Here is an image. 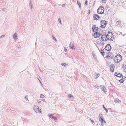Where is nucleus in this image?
Returning <instances> with one entry per match:
<instances>
[{
    "label": "nucleus",
    "mask_w": 126,
    "mask_h": 126,
    "mask_svg": "<svg viewBox=\"0 0 126 126\" xmlns=\"http://www.w3.org/2000/svg\"><path fill=\"white\" fill-rule=\"evenodd\" d=\"M125 34H123V36H124V35H125Z\"/></svg>",
    "instance_id": "5fc2aeb1"
},
{
    "label": "nucleus",
    "mask_w": 126,
    "mask_h": 126,
    "mask_svg": "<svg viewBox=\"0 0 126 126\" xmlns=\"http://www.w3.org/2000/svg\"><path fill=\"white\" fill-rule=\"evenodd\" d=\"M98 28L97 27H96V26L95 25H94V26H93L92 29L94 30H94H95V31H98Z\"/></svg>",
    "instance_id": "a211bd4d"
},
{
    "label": "nucleus",
    "mask_w": 126,
    "mask_h": 126,
    "mask_svg": "<svg viewBox=\"0 0 126 126\" xmlns=\"http://www.w3.org/2000/svg\"><path fill=\"white\" fill-rule=\"evenodd\" d=\"M65 6V4H62V6L63 7H64Z\"/></svg>",
    "instance_id": "a18cd8bd"
},
{
    "label": "nucleus",
    "mask_w": 126,
    "mask_h": 126,
    "mask_svg": "<svg viewBox=\"0 0 126 126\" xmlns=\"http://www.w3.org/2000/svg\"><path fill=\"white\" fill-rule=\"evenodd\" d=\"M45 97V96L42 94H41L40 95V97L41 98H44V97Z\"/></svg>",
    "instance_id": "c756f323"
},
{
    "label": "nucleus",
    "mask_w": 126,
    "mask_h": 126,
    "mask_svg": "<svg viewBox=\"0 0 126 126\" xmlns=\"http://www.w3.org/2000/svg\"><path fill=\"white\" fill-rule=\"evenodd\" d=\"M114 101L115 103H120L121 102V101L117 98L114 99Z\"/></svg>",
    "instance_id": "f3484780"
},
{
    "label": "nucleus",
    "mask_w": 126,
    "mask_h": 126,
    "mask_svg": "<svg viewBox=\"0 0 126 126\" xmlns=\"http://www.w3.org/2000/svg\"><path fill=\"white\" fill-rule=\"evenodd\" d=\"M30 3H32V2L31 0H30Z\"/></svg>",
    "instance_id": "3c124183"
},
{
    "label": "nucleus",
    "mask_w": 126,
    "mask_h": 126,
    "mask_svg": "<svg viewBox=\"0 0 126 126\" xmlns=\"http://www.w3.org/2000/svg\"><path fill=\"white\" fill-rule=\"evenodd\" d=\"M124 81V80H123V79H121L120 80H119V81L121 83H123Z\"/></svg>",
    "instance_id": "cd10ccee"
},
{
    "label": "nucleus",
    "mask_w": 126,
    "mask_h": 126,
    "mask_svg": "<svg viewBox=\"0 0 126 126\" xmlns=\"http://www.w3.org/2000/svg\"><path fill=\"white\" fill-rule=\"evenodd\" d=\"M93 56L94 59H95V60L96 59V57H95V55L94 54H93Z\"/></svg>",
    "instance_id": "72a5a7b5"
},
{
    "label": "nucleus",
    "mask_w": 126,
    "mask_h": 126,
    "mask_svg": "<svg viewBox=\"0 0 126 126\" xmlns=\"http://www.w3.org/2000/svg\"><path fill=\"white\" fill-rule=\"evenodd\" d=\"M87 2H88V1L87 0L86 1L85 3V4L86 5L87 4Z\"/></svg>",
    "instance_id": "37998d69"
},
{
    "label": "nucleus",
    "mask_w": 126,
    "mask_h": 126,
    "mask_svg": "<svg viewBox=\"0 0 126 126\" xmlns=\"http://www.w3.org/2000/svg\"><path fill=\"white\" fill-rule=\"evenodd\" d=\"M100 53L102 55L104 56L105 54V52H104V49H103V50L102 49L100 51Z\"/></svg>",
    "instance_id": "412c9836"
},
{
    "label": "nucleus",
    "mask_w": 126,
    "mask_h": 126,
    "mask_svg": "<svg viewBox=\"0 0 126 126\" xmlns=\"http://www.w3.org/2000/svg\"><path fill=\"white\" fill-rule=\"evenodd\" d=\"M61 64L62 65V66L65 67H66V66L68 65L67 64H66L65 63H61Z\"/></svg>",
    "instance_id": "393cba45"
},
{
    "label": "nucleus",
    "mask_w": 126,
    "mask_h": 126,
    "mask_svg": "<svg viewBox=\"0 0 126 126\" xmlns=\"http://www.w3.org/2000/svg\"><path fill=\"white\" fill-rule=\"evenodd\" d=\"M110 70L111 72H113L114 71V65L112 64L110 66Z\"/></svg>",
    "instance_id": "6e6552de"
},
{
    "label": "nucleus",
    "mask_w": 126,
    "mask_h": 126,
    "mask_svg": "<svg viewBox=\"0 0 126 126\" xmlns=\"http://www.w3.org/2000/svg\"><path fill=\"white\" fill-rule=\"evenodd\" d=\"M25 99L27 101H29L28 99V96H27V95H26L25 96Z\"/></svg>",
    "instance_id": "7c9ffc66"
},
{
    "label": "nucleus",
    "mask_w": 126,
    "mask_h": 126,
    "mask_svg": "<svg viewBox=\"0 0 126 126\" xmlns=\"http://www.w3.org/2000/svg\"><path fill=\"white\" fill-rule=\"evenodd\" d=\"M37 102L38 103H39L40 102H41V101H37Z\"/></svg>",
    "instance_id": "de8ad7c7"
},
{
    "label": "nucleus",
    "mask_w": 126,
    "mask_h": 126,
    "mask_svg": "<svg viewBox=\"0 0 126 126\" xmlns=\"http://www.w3.org/2000/svg\"><path fill=\"white\" fill-rule=\"evenodd\" d=\"M105 34L106 33H102L101 34V38L103 41H104V39H103V38H105Z\"/></svg>",
    "instance_id": "f8f14e48"
},
{
    "label": "nucleus",
    "mask_w": 126,
    "mask_h": 126,
    "mask_svg": "<svg viewBox=\"0 0 126 126\" xmlns=\"http://www.w3.org/2000/svg\"><path fill=\"white\" fill-rule=\"evenodd\" d=\"M100 87L101 88L102 90L103 91L104 93H106V88L103 85H101L100 86Z\"/></svg>",
    "instance_id": "9d476101"
},
{
    "label": "nucleus",
    "mask_w": 126,
    "mask_h": 126,
    "mask_svg": "<svg viewBox=\"0 0 126 126\" xmlns=\"http://www.w3.org/2000/svg\"><path fill=\"white\" fill-rule=\"evenodd\" d=\"M105 49L107 51L110 50L111 48V47L110 44H107L105 46Z\"/></svg>",
    "instance_id": "39448f33"
},
{
    "label": "nucleus",
    "mask_w": 126,
    "mask_h": 126,
    "mask_svg": "<svg viewBox=\"0 0 126 126\" xmlns=\"http://www.w3.org/2000/svg\"><path fill=\"white\" fill-rule=\"evenodd\" d=\"M38 79L39 80V82H40V83L41 84V85L42 86V87H43V85L42 84V83L41 82V81L39 79Z\"/></svg>",
    "instance_id": "f704fd0d"
},
{
    "label": "nucleus",
    "mask_w": 126,
    "mask_h": 126,
    "mask_svg": "<svg viewBox=\"0 0 126 126\" xmlns=\"http://www.w3.org/2000/svg\"><path fill=\"white\" fill-rule=\"evenodd\" d=\"M90 14V10H89V14Z\"/></svg>",
    "instance_id": "6e6d98bb"
},
{
    "label": "nucleus",
    "mask_w": 126,
    "mask_h": 126,
    "mask_svg": "<svg viewBox=\"0 0 126 126\" xmlns=\"http://www.w3.org/2000/svg\"><path fill=\"white\" fill-rule=\"evenodd\" d=\"M100 123H101V124L102 126H103L104 124L103 123H106V122L104 120H103L99 121Z\"/></svg>",
    "instance_id": "6ab92c4d"
},
{
    "label": "nucleus",
    "mask_w": 126,
    "mask_h": 126,
    "mask_svg": "<svg viewBox=\"0 0 126 126\" xmlns=\"http://www.w3.org/2000/svg\"><path fill=\"white\" fill-rule=\"evenodd\" d=\"M105 37H106V38H107V37H108V35H107V34H105Z\"/></svg>",
    "instance_id": "49530a36"
},
{
    "label": "nucleus",
    "mask_w": 126,
    "mask_h": 126,
    "mask_svg": "<svg viewBox=\"0 0 126 126\" xmlns=\"http://www.w3.org/2000/svg\"><path fill=\"white\" fill-rule=\"evenodd\" d=\"M98 32H96L94 34V38H98Z\"/></svg>",
    "instance_id": "dca6fc26"
},
{
    "label": "nucleus",
    "mask_w": 126,
    "mask_h": 126,
    "mask_svg": "<svg viewBox=\"0 0 126 126\" xmlns=\"http://www.w3.org/2000/svg\"><path fill=\"white\" fill-rule=\"evenodd\" d=\"M116 23L118 25H120L121 24V21H117L116 22Z\"/></svg>",
    "instance_id": "5701e85b"
},
{
    "label": "nucleus",
    "mask_w": 126,
    "mask_h": 126,
    "mask_svg": "<svg viewBox=\"0 0 126 126\" xmlns=\"http://www.w3.org/2000/svg\"><path fill=\"white\" fill-rule=\"evenodd\" d=\"M122 59V56L120 54L117 55L114 58V61L116 63L120 62Z\"/></svg>",
    "instance_id": "f257e3e1"
},
{
    "label": "nucleus",
    "mask_w": 126,
    "mask_h": 126,
    "mask_svg": "<svg viewBox=\"0 0 126 126\" xmlns=\"http://www.w3.org/2000/svg\"><path fill=\"white\" fill-rule=\"evenodd\" d=\"M93 17L94 20H97L100 17L97 14H94L93 15Z\"/></svg>",
    "instance_id": "1a4fd4ad"
},
{
    "label": "nucleus",
    "mask_w": 126,
    "mask_h": 126,
    "mask_svg": "<svg viewBox=\"0 0 126 126\" xmlns=\"http://www.w3.org/2000/svg\"><path fill=\"white\" fill-rule=\"evenodd\" d=\"M104 8L103 7H100L97 9V13L98 14H103L104 12Z\"/></svg>",
    "instance_id": "f03ea898"
},
{
    "label": "nucleus",
    "mask_w": 126,
    "mask_h": 126,
    "mask_svg": "<svg viewBox=\"0 0 126 126\" xmlns=\"http://www.w3.org/2000/svg\"><path fill=\"white\" fill-rule=\"evenodd\" d=\"M99 120V121L104 120V117L102 114H99L98 116Z\"/></svg>",
    "instance_id": "0eeeda50"
},
{
    "label": "nucleus",
    "mask_w": 126,
    "mask_h": 126,
    "mask_svg": "<svg viewBox=\"0 0 126 126\" xmlns=\"http://www.w3.org/2000/svg\"><path fill=\"white\" fill-rule=\"evenodd\" d=\"M113 37H112V36L111 37V38H110L109 40H110V41H113Z\"/></svg>",
    "instance_id": "c85d7f7f"
},
{
    "label": "nucleus",
    "mask_w": 126,
    "mask_h": 126,
    "mask_svg": "<svg viewBox=\"0 0 126 126\" xmlns=\"http://www.w3.org/2000/svg\"><path fill=\"white\" fill-rule=\"evenodd\" d=\"M69 47L71 49H75V47L72 43H70L69 44Z\"/></svg>",
    "instance_id": "ddd939ff"
},
{
    "label": "nucleus",
    "mask_w": 126,
    "mask_h": 126,
    "mask_svg": "<svg viewBox=\"0 0 126 126\" xmlns=\"http://www.w3.org/2000/svg\"><path fill=\"white\" fill-rule=\"evenodd\" d=\"M90 120L92 122V123H94V121L93 120H92L91 119H90Z\"/></svg>",
    "instance_id": "79ce46f5"
},
{
    "label": "nucleus",
    "mask_w": 126,
    "mask_h": 126,
    "mask_svg": "<svg viewBox=\"0 0 126 126\" xmlns=\"http://www.w3.org/2000/svg\"><path fill=\"white\" fill-rule=\"evenodd\" d=\"M52 36L53 37V39L55 40L56 41L57 40H56V39L55 38V37H53V36Z\"/></svg>",
    "instance_id": "4c0bfd02"
},
{
    "label": "nucleus",
    "mask_w": 126,
    "mask_h": 126,
    "mask_svg": "<svg viewBox=\"0 0 126 126\" xmlns=\"http://www.w3.org/2000/svg\"><path fill=\"white\" fill-rule=\"evenodd\" d=\"M103 108H104V109H105V110L106 112L107 113L108 112V111L107 109L106 108H105L104 105H103Z\"/></svg>",
    "instance_id": "bb28decb"
},
{
    "label": "nucleus",
    "mask_w": 126,
    "mask_h": 126,
    "mask_svg": "<svg viewBox=\"0 0 126 126\" xmlns=\"http://www.w3.org/2000/svg\"><path fill=\"white\" fill-rule=\"evenodd\" d=\"M68 96L69 98H72L73 97V96L72 94H70L68 95Z\"/></svg>",
    "instance_id": "a878e982"
},
{
    "label": "nucleus",
    "mask_w": 126,
    "mask_h": 126,
    "mask_svg": "<svg viewBox=\"0 0 126 126\" xmlns=\"http://www.w3.org/2000/svg\"><path fill=\"white\" fill-rule=\"evenodd\" d=\"M58 21L60 23L62 24L61 22V18H58Z\"/></svg>",
    "instance_id": "2f4dec72"
},
{
    "label": "nucleus",
    "mask_w": 126,
    "mask_h": 126,
    "mask_svg": "<svg viewBox=\"0 0 126 126\" xmlns=\"http://www.w3.org/2000/svg\"><path fill=\"white\" fill-rule=\"evenodd\" d=\"M29 6H30V7L31 6V7H32V3H30Z\"/></svg>",
    "instance_id": "e433bc0d"
},
{
    "label": "nucleus",
    "mask_w": 126,
    "mask_h": 126,
    "mask_svg": "<svg viewBox=\"0 0 126 126\" xmlns=\"http://www.w3.org/2000/svg\"><path fill=\"white\" fill-rule=\"evenodd\" d=\"M123 68L124 69V72H126V65H125V66Z\"/></svg>",
    "instance_id": "473e14b6"
},
{
    "label": "nucleus",
    "mask_w": 126,
    "mask_h": 126,
    "mask_svg": "<svg viewBox=\"0 0 126 126\" xmlns=\"http://www.w3.org/2000/svg\"><path fill=\"white\" fill-rule=\"evenodd\" d=\"M64 51H65L66 52H67V49L65 47L64 48Z\"/></svg>",
    "instance_id": "ea45409f"
},
{
    "label": "nucleus",
    "mask_w": 126,
    "mask_h": 126,
    "mask_svg": "<svg viewBox=\"0 0 126 126\" xmlns=\"http://www.w3.org/2000/svg\"><path fill=\"white\" fill-rule=\"evenodd\" d=\"M2 11H5V8H3V9H2Z\"/></svg>",
    "instance_id": "8fccbe9b"
},
{
    "label": "nucleus",
    "mask_w": 126,
    "mask_h": 126,
    "mask_svg": "<svg viewBox=\"0 0 126 126\" xmlns=\"http://www.w3.org/2000/svg\"><path fill=\"white\" fill-rule=\"evenodd\" d=\"M5 36V35H2L0 37V39L2 38H3L4 36Z\"/></svg>",
    "instance_id": "c9c22d12"
},
{
    "label": "nucleus",
    "mask_w": 126,
    "mask_h": 126,
    "mask_svg": "<svg viewBox=\"0 0 126 126\" xmlns=\"http://www.w3.org/2000/svg\"><path fill=\"white\" fill-rule=\"evenodd\" d=\"M77 3L79 5L80 8V9L81 4H80V2L78 1H77Z\"/></svg>",
    "instance_id": "4be33fe9"
},
{
    "label": "nucleus",
    "mask_w": 126,
    "mask_h": 126,
    "mask_svg": "<svg viewBox=\"0 0 126 126\" xmlns=\"http://www.w3.org/2000/svg\"><path fill=\"white\" fill-rule=\"evenodd\" d=\"M107 40H108L107 39H105V40H104V41H107Z\"/></svg>",
    "instance_id": "603ef678"
},
{
    "label": "nucleus",
    "mask_w": 126,
    "mask_h": 126,
    "mask_svg": "<svg viewBox=\"0 0 126 126\" xmlns=\"http://www.w3.org/2000/svg\"><path fill=\"white\" fill-rule=\"evenodd\" d=\"M126 77H123L122 78V79H126Z\"/></svg>",
    "instance_id": "09e8293b"
},
{
    "label": "nucleus",
    "mask_w": 126,
    "mask_h": 126,
    "mask_svg": "<svg viewBox=\"0 0 126 126\" xmlns=\"http://www.w3.org/2000/svg\"><path fill=\"white\" fill-rule=\"evenodd\" d=\"M101 35V34L100 33H99L98 32V37L100 36V35Z\"/></svg>",
    "instance_id": "a19ab883"
},
{
    "label": "nucleus",
    "mask_w": 126,
    "mask_h": 126,
    "mask_svg": "<svg viewBox=\"0 0 126 126\" xmlns=\"http://www.w3.org/2000/svg\"><path fill=\"white\" fill-rule=\"evenodd\" d=\"M17 33L16 32H15L14 33V34L13 35V38L15 40H16L17 39Z\"/></svg>",
    "instance_id": "4468645a"
},
{
    "label": "nucleus",
    "mask_w": 126,
    "mask_h": 126,
    "mask_svg": "<svg viewBox=\"0 0 126 126\" xmlns=\"http://www.w3.org/2000/svg\"><path fill=\"white\" fill-rule=\"evenodd\" d=\"M95 87H96V88H99V86H98L97 85H95Z\"/></svg>",
    "instance_id": "58836bf2"
},
{
    "label": "nucleus",
    "mask_w": 126,
    "mask_h": 126,
    "mask_svg": "<svg viewBox=\"0 0 126 126\" xmlns=\"http://www.w3.org/2000/svg\"><path fill=\"white\" fill-rule=\"evenodd\" d=\"M96 74H97L95 76H96L95 77L96 78H97L100 76V74H99L98 73H95Z\"/></svg>",
    "instance_id": "b1692460"
},
{
    "label": "nucleus",
    "mask_w": 126,
    "mask_h": 126,
    "mask_svg": "<svg viewBox=\"0 0 126 126\" xmlns=\"http://www.w3.org/2000/svg\"><path fill=\"white\" fill-rule=\"evenodd\" d=\"M53 115H52L51 114L48 115L49 116L50 118H51L52 119H54L55 120H57V118L55 116H53Z\"/></svg>",
    "instance_id": "9b49d317"
},
{
    "label": "nucleus",
    "mask_w": 126,
    "mask_h": 126,
    "mask_svg": "<svg viewBox=\"0 0 126 126\" xmlns=\"http://www.w3.org/2000/svg\"><path fill=\"white\" fill-rule=\"evenodd\" d=\"M107 35L108 36L110 37V38L112 36V37H113V35L112 34V33L110 32H108V33L107 34Z\"/></svg>",
    "instance_id": "2eb2a0df"
},
{
    "label": "nucleus",
    "mask_w": 126,
    "mask_h": 126,
    "mask_svg": "<svg viewBox=\"0 0 126 126\" xmlns=\"http://www.w3.org/2000/svg\"><path fill=\"white\" fill-rule=\"evenodd\" d=\"M33 109L35 112L37 113H41V110L40 108L38 106L35 105L34 106L33 108Z\"/></svg>",
    "instance_id": "7ed1b4c3"
},
{
    "label": "nucleus",
    "mask_w": 126,
    "mask_h": 126,
    "mask_svg": "<svg viewBox=\"0 0 126 126\" xmlns=\"http://www.w3.org/2000/svg\"><path fill=\"white\" fill-rule=\"evenodd\" d=\"M107 38V39L108 40H109L110 38V37H108L107 38Z\"/></svg>",
    "instance_id": "c03bdc74"
},
{
    "label": "nucleus",
    "mask_w": 126,
    "mask_h": 126,
    "mask_svg": "<svg viewBox=\"0 0 126 126\" xmlns=\"http://www.w3.org/2000/svg\"><path fill=\"white\" fill-rule=\"evenodd\" d=\"M101 26L100 27L102 28H104L106 27L107 24L106 21L105 20H102L100 21Z\"/></svg>",
    "instance_id": "20e7f679"
},
{
    "label": "nucleus",
    "mask_w": 126,
    "mask_h": 126,
    "mask_svg": "<svg viewBox=\"0 0 126 126\" xmlns=\"http://www.w3.org/2000/svg\"><path fill=\"white\" fill-rule=\"evenodd\" d=\"M30 8H31V9H32V7H31V6H30Z\"/></svg>",
    "instance_id": "864d4df0"
},
{
    "label": "nucleus",
    "mask_w": 126,
    "mask_h": 126,
    "mask_svg": "<svg viewBox=\"0 0 126 126\" xmlns=\"http://www.w3.org/2000/svg\"><path fill=\"white\" fill-rule=\"evenodd\" d=\"M114 57V56L112 54L111 55L109 54V59H111L112 58Z\"/></svg>",
    "instance_id": "aec40b11"
},
{
    "label": "nucleus",
    "mask_w": 126,
    "mask_h": 126,
    "mask_svg": "<svg viewBox=\"0 0 126 126\" xmlns=\"http://www.w3.org/2000/svg\"><path fill=\"white\" fill-rule=\"evenodd\" d=\"M112 1L113 2H114V0H112Z\"/></svg>",
    "instance_id": "4d7b16f0"
},
{
    "label": "nucleus",
    "mask_w": 126,
    "mask_h": 126,
    "mask_svg": "<svg viewBox=\"0 0 126 126\" xmlns=\"http://www.w3.org/2000/svg\"><path fill=\"white\" fill-rule=\"evenodd\" d=\"M114 75L116 76L119 78H121V77L123 76L122 74H120L119 72H115L114 74Z\"/></svg>",
    "instance_id": "423d86ee"
}]
</instances>
